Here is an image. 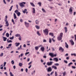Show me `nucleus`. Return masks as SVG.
Masks as SVG:
<instances>
[{
    "instance_id": "72a5a7b5",
    "label": "nucleus",
    "mask_w": 76,
    "mask_h": 76,
    "mask_svg": "<svg viewBox=\"0 0 76 76\" xmlns=\"http://www.w3.org/2000/svg\"><path fill=\"white\" fill-rule=\"evenodd\" d=\"M6 36L7 37H9V34L8 33H7L6 34Z\"/></svg>"
},
{
    "instance_id": "4d7b16f0",
    "label": "nucleus",
    "mask_w": 76,
    "mask_h": 76,
    "mask_svg": "<svg viewBox=\"0 0 76 76\" xmlns=\"http://www.w3.org/2000/svg\"><path fill=\"white\" fill-rule=\"evenodd\" d=\"M52 40L53 41V42H55V40L54 39V38H52Z\"/></svg>"
},
{
    "instance_id": "a878e982",
    "label": "nucleus",
    "mask_w": 76,
    "mask_h": 76,
    "mask_svg": "<svg viewBox=\"0 0 76 76\" xmlns=\"http://www.w3.org/2000/svg\"><path fill=\"white\" fill-rule=\"evenodd\" d=\"M35 48L36 50H38L39 49V48L38 46H36L35 47Z\"/></svg>"
},
{
    "instance_id": "a211bd4d",
    "label": "nucleus",
    "mask_w": 76,
    "mask_h": 76,
    "mask_svg": "<svg viewBox=\"0 0 76 76\" xmlns=\"http://www.w3.org/2000/svg\"><path fill=\"white\" fill-rule=\"evenodd\" d=\"M14 19H15L17 18V17H16V14H15V13H14Z\"/></svg>"
},
{
    "instance_id": "dca6fc26",
    "label": "nucleus",
    "mask_w": 76,
    "mask_h": 76,
    "mask_svg": "<svg viewBox=\"0 0 76 76\" xmlns=\"http://www.w3.org/2000/svg\"><path fill=\"white\" fill-rule=\"evenodd\" d=\"M5 24H6V26H9V23H8V21H7L5 23Z\"/></svg>"
},
{
    "instance_id": "4be33fe9",
    "label": "nucleus",
    "mask_w": 76,
    "mask_h": 76,
    "mask_svg": "<svg viewBox=\"0 0 76 76\" xmlns=\"http://www.w3.org/2000/svg\"><path fill=\"white\" fill-rule=\"evenodd\" d=\"M49 35H51V37H53L54 36V34L53 33H50Z\"/></svg>"
},
{
    "instance_id": "ea45409f",
    "label": "nucleus",
    "mask_w": 76,
    "mask_h": 76,
    "mask_svg": "<svg viewBox=\"0 0 76 76\" xmlns=\"http://www.w3.org/2000/svg\"><path fill=\"white\" fill-rule=\"evenodd\" d=\"M49 42L50 43H51V38H49Z\"/></svg>"
},
{
    "instance_id": "473e14b6",
    "label": "nucleus",
    "mask_w": 76,
    "mask_h": 76,
    "mask_svg": "<svg viewBox=\"0 0 76 76\" xmlns=\"http://www.w3.org/2000/svg\"><path fill=\"white\" fill-rule=\"evenodd\" d=\"M63 33H61L60 34V36L61 37H62L63 36Z\"/></svg>"
},
{
    "instance_id": "603ef678",
    "label": "nucleus",
    "mask_w": 76,
    "mask_h": 76,
    "mask_svg": "<svg viewBox=\"0 0 76 76\" xmlns=\"http://www.w3.org/2000/svg\"><path fill=\"white\" fill-rule=\"evenodd\" d=\"M72 69H76V67L74 66H72Z\"/></svg>"
},
{
    "instance_id": "0eeeda50",
    "label": "nucleus",
    "mask_w": 76,
    "mask_h": 76,
    "mask_svg": "<svg viewBox=\"0 0 76 76\" xmlns=\"http://www.w3.org/2000/svg\"><path fill=\"white\" fill-rule=\"evenodd\" d=\"M73 12V10H72V7H71L69 10V12L71 13V14H72Z\"/></svg>"
},
{
    "instance_id": "f704fd0d",
    "label": "nucleus",
    "mask_w": 76,
    "mask_h": 76,
    "mask_svg": "<svg viewBox=\"0 0 76 76\" xmlns=\"http://www.w3.org/2000/svg\"><path fill=\"white\" fill-rule=\"evenodd\" d=\"M13 7V6H12L11 7H10V9L9 10V11H11L12 10V7Z\"/></svg>"
},
{
    "instance_id": "09e8293b",
    "label": "nucleus",
    "mask_w": 76,
    "mask_h": 76,
    "mask_svg": "<svg viewBox=\"0 0 76 76\" xmlns=\"http://www.w3.org/2000/svg\"><path fill=\"white\" fill-rule=\"evenodd\" d=\"M15 13H16L17 14V13H18V12H18V10H15Z\"/></svg>"
},
{
    "instance_id": "338daca9",
    "label": "nucleus",
    "mask_w": 76,
    "mask_h": 76,
    "mask_svg": "<svg viewBox=\"0 0 76 76\" xmlns=\"http://www.w3.org/2000/svg\"><path fill=\"white\" fill-rule=\"evenodd\" d=\"M31 63H32V62H30L28 64V65H30V64H31Z\"/></svg>"
},
{
    "instance_id": "39448f33",
    "label": "nucleus",
    "mask_w": 76,
    "mask_h": 76,
    "mask_svg": "<svg viewBox=\"0 0 76 76\" xmlns=\"http://www.w3.org/2000/svg\"><path fill=\"white\" fill-rule=\"evenodd\" d=\"M47 69V71L48 72H51V71H52V69L50 67H48V69Z\"/></svg>"
},
{
    "instance_id": "6e6d98bb",
    "label": "nucleus",
    "mask_w": 76,
    "mask_h": 76,
    "mask_svg": "<svg viewBox=\"0 0 76 76\" xmlns=\"http://www.w3.org/2000/svg\"><path fill=\"white\" fill-rule=\"evenodd\" d=\"M32 66V65H30L28 67V69H30V68H31V67Z\"/></svg>"
},
{
    "instance_id": "6ab92c4d",
    "label": "nucleus",
    "mask_w": 76,
    "mask_h": 76,
    "mask_svg": "<svg viewBox=\"0 0 76 76\" xmlns=\"http://www.w3.org/2000/svg\"><path fill=\"white\" fill-rule=\"evenodd\" d=\"M20 45V43H17L16 42L15 43V45L16 47H18V46H19V45Z\"/></svg>"
},
{
    "instance_id": "4c0bfd02",
    "label": "nucleus",
    "mask_w": 76,
    "mask_h": 76,
    "mask_svg": "<svg viewBox=\"0 0 76 76\" xmlns=\"http://www.w3.org/2000/svg\"><path fill=\"white\" fill-rule=\"evenodd\" d=\"M42 11L43 12H46V11L45 10H44V9L43 8H42Z\"/></svg>"
},
{
    "instance_id": "423d86ee",
    "label": "nucleus",
    "mask_w": 76,
    "mask_h": 76,
    "mask_svg": "<svg viewBox=\"0 0 76 76\" xmlns=\"http://www.w3.org/2000/svg\"><path fill=\"white\" fill-rule=\"evenodd\" d=\"M59 51H60V50H61L62 52H64V49H63L61 47H59Z\"/></svg>"
},
{
    "instance_id": "c756f323",
    "label": "nucleus",
    "mask_w": 76,
    "mask_h": 76,
    "mask_svg": "<svg viewBox=\"0 0 76 76\" xmlns=\"http://www.w3.org/2000/svg\"><path fill=\"white\" fill-rule=\"evenodd\" d=\"M17 15L18 16H20V12H19L18 13H17Z\"/></svg>"
},
{
    "instance_id": "8fccbe9b",
    "label": "nucleus",
    "mask_w": 76,
    "mask_h": 76,
    "mask_svg": "<svg viewBox=\"0 0 76 76\" xmlns=\"http://www.w3.org/2000/svg\"><path fill=\"white\" fill-rule=\"evenodd\" d=\"M54 73V71H53L50 74V75H53V73Z\"/></svg>"
},
{
    "instance_id": "0e129e2a",
    "label": "nucleus",
    "mask_w": 76,
    "mask_h": 76,
    "mask_svg": "<svg viewBox=\"0 0 76 76\" xmlns=\"http://www.w3.org/2000/svg\"><path fill=\"white\" fill-rule=\"evenodd\" d=\"M4 74H5L7 76V72H5L4 73Z\"/></svg>"
},
{
    "instance_id": "58836bf2",
    "label": "nucleus",
    "mask_w": 76,
    "mask_h": 76,
    "mask_svg": "<svg viewBox=\"0 0 76 76\" xmlns=\"http://www.w3.org/2000/svg\"><path fill=\"white\" fill-rule=\"evenodd\" d=\"M11 63L12 64H13L14 63H15V62H14V61L12 60L11 61Z\"/></svg>"
},
{
    "instance_id": "ddd939ff",
    "label": "nucleus",
    "mask_w": 76,
    "mask_h": 76,
    "mask_svg": "<svg viewBox=\"0 0 76 76\" xmlns=\"http://www.w3.org/2000/svg\"><path fill=\"white\" fill-rule=\"evenodd\" d=\"M52 67L53 69H54L55 70H57V67L56 66H53Z\"/></svg>"
},
{
    "instance_id": "9b49d317",
    "label": "nucleus",
    "mask_w": 76,
    "mask_h": 76,
    "mask_svg": "<svg viewBox=\"0 0 76 76\" xmlns=\"http://www.w3.org/2000/svg\"><path fill=\"white\" fill-rule=\"evenodd\" d=\"M49 56H51L52 57H54V54L51 53H49Z\"/></svg>"
},
{
    "instance_id": "c85d7f7f",
    "label": "nucleus",
    "mask_w": 76,
    "mask_h": 76,
    "mask_svg": "<svg viewBox=\"0 0 76 76\" xmlns=\"http://www.w3.org/2000/svg\"><path fill=\"white\" fill-rule=\"evenodd\" d=\"M72 64H73V63L70 62L68 64V66L69 67L70 66V65H72Z\"/></svg>"
},
{
    "instance_id": "1a4fd4ad",
    "label": "nucleus",
    "mask_w": 76,
    "mask_h": 76,
    "mask_svg": "<svg viewBox=\"0 0 76 76\" xmlns=\"http://www.w3.org/2000/svg\"><path fill=\"white\" fill-rule=\"evenodd\" d=\"M53 60H54V61H55H55L56 62H57V61H58V58H53Z\"/></svg>"
},
{
    "instance_id": "2f4dec72",
    "label": "nucleus",
    "mask_w": 76,
    "mask_h": 76,
    "mask_svg": "<svg viewBox=\"0 0 76 76\" xmlns=\"http://www.w3.org/2000/svg\"><path fill=\"white\" fill-rule=\"evenodd\" d=\"M38 4H39V6H41V5H42L41 2H39L38 3Z\"/></svg>"
},
{
    "instance_id": "7c9ffc66",
    "label": "nucleus",
    "mask_w": 76,
    "mask_h": 76,
    "mask_svg": "<svg viewBox=\"0 0 76 76\" xmlns=\"http://www.w3.org/2000/svg\"><path fill=\"white\" fill-rule=\"evenodd\" d=\"M36 24H38L39 23V21H38V20H36V21H35Z\"/></svg>"
},
{
    "instance_id": "c9c22d12",
    "label": "nucleus",
    "mask_w": 76,
    "mask_h": 76,
    "mask_svg": "<svg viewBox=\"0 0 76 76\" xmlns=\"http://www.w3.org/2000/svg\"><path fill=\"white\" fill-rule=\"evenodd\" d=\"M10 75L11 76H14V75H13L12 73V72H10Z\"/></svg>"
},
{
    "instance_id": "69168bd1",
    "label": "nucleus",
    "mask_w": 76,
    "mask_h": 76,
    "mask_svg": "<svg viewBox=\"0 0 76 76\" xmlns=\"http://www.w3.org/2000/svg\"><path fill=\"white\" fill-rule=\"evenodd\" d=\"M20 21L21 22H23V20L22 19H20Z\"/></svg>"
},
{
    "instance_id": "7ed1b4c3",
    "label": "nucleus",
    "mask_w": 76,
    "mask_h": 76,
    "mask_svg": "<svg viewBox=\"0 0 76 76\" xmlns=\"http://www.w3.org/2000/svg\"><path fill=\"white\" fill-rule=\"evenodd\" d=\"M24 25L26 28H28L29 26V23H27L26 21L24 22Z\"/></svg>"
},
{
    "instance_id": "412c9836",
    "label": "nucleus",
    "mask_w": 76,
    "mask_h": 76,
    "mask_svg": "<svg viewBox=\"0 0 76 76\" xmlns=\"http://www.w3.org/2000/svg\"><path fill=\"white\" fill-rule=\"evenodd\" d=\"M35 27L37 29H39L40 28V27L37 25L35 26Z\"/></svg>"
},
{
    "instance_id": "a18cd8bd",
    "label": "nucleus",
    "mask_w": 76,
    "mask_h": 76,
    "mask_svg": "<svg viewBox=\"0 0 76 76\" xmlns=\"http://www.w3.org/2000/svg\"><path fill=\"white\" fill-rule=\"evenodd\" d=\"M29 54V52H26V53H25V56H26L27 54Z\"/></svg>"
},
{
    "instance_id": "f8f14e48",
    "label": "nucleus",
    "mask_w": 76,
    "mask_h": 76,
    "mask_svg": "<svg viewBox=\"0 0 76 76\" xmlns=\"http://www.w3.org/2000/svg\"><path fill=\"white\" fill-rule=\"evenodd\" d=\"M15 37H21L19 34H17L15 35Z\"/></svg>"
},
{
    "instance_id": "13d9d810",
    "label": "nucleus",
    "mask_w": 76,
    "mask_h": 76,
    "mask_svg": "<svg viewBox=\"0 0 76 76\" xmlns=\"http://www.w3.org/2000/svg\"><path fill=\"white\" fill-rule=\"evenodd\" d=\"M3 2L4 4H6V1H5V0H3Z\"/></svg>"
},
{
    "instance_id": "052dcab7",
    "label": "nucleus",
    "mask_w": 76,
    "mask_h": 76,
    "mask_svg": "<svg viewBox=\"0 0 76 76\" xmlns=\"http://www.w3.org/2000/svg\"><path fill=\"white\" fill-rule=\"evenodd\" d=\"M43 42H47V40H44L43 41Z\"/></svg>"
},
{
    "instance_id": "e2e57ef3",
    "label": "nucleus",
    "mask_w": 76,
    "mask_h": 76,
    "mask_svg": "<svg viewBox=\"0 0 76 76\" xmlns=\"http://www.w3.org/2000/svg\"><path fill=\"white\" fill-rule=\"evenodd\" d=\"M25 70H26V72L27 73V72H28V69L27 68H26L25 69Z\"/></svg>"
},
{
    "instance_id": "680f3d73",
    "label": "nucleus",
    "mask_w": 76,
    "mask_h": 76,
    "mask_svg": "<svg viewBox=\"0 0 76 76\" xmlns=\"http://www.w3.org/2000/svg\"><path fill=\"white\" fill-rule=\"evenodd\" d=\"M73 55H74V56H76V55L75 54H72L71 56H73Z\"/></svg>"
},
{
    "instance_id": "79ce46f5",
    "label": "nucleus",
    "mask_w": 76,
    "mask_h": 76,
    "mask_svg": "<svg viewBox=\"0 0 76 76\" xmlns=\"http://www.w3.org/2000/svg\"><path fill=\"white\" fill-rule=\"evenodd\" d=\"M64 63H66V64H67V63H68V62H67V61H66L65 60H64Z\"/></svg>"
},
{
    "instance_id": "f257e3e1",
    "label": "nucleus",
    "mask_w": 76,
    "mask_h": 76,
    "mask_svg": "<svg viewBox=\"0 0 76 76\" xmlns=\"http://www.w3.org/2000/svg\"><path fill=\"white\" fill-rule=\"evenodd\" d=\"M43 33H44L46 35H47L48 34V29H45V30H43Z\"/></svg>"
},
{
    "instance_id": "e433bc0d",
    "label": "nucleus",
    "mask_w": 76,
    "mask_h": 76,
    "mask_svg": "<svg viewBox=\"0 0 76 76\" xmlns=\"http://www.w3.org/2000/svg\"><path fill=\"white\" fill-rule=\"evenodd\" d=\"M66 74V72H64L63 73V76H65V75Z\"/></svg>"
},
{
    "instance_id": "3c124183",
    "label": "nucleus",
    "mask_w": 76,
    "mask_h": 76,
    "mask_svg": "<svg viewBox=\"0 0 76 76\" xmlns=\"http://www.w3.org/2000/svg\"><path fill=\"white\" fill-rule=\"evenodd\" d=\"M0 55V56L2 57L3 56V53H1Z\"/></svg>"
},
{
    "instance_id": "6e6552de",
    "label": "nucleus",
    "mask_w": 76,
    "mask_h": 76,
    "mask_svg": "<svg viewBox=\"0 0 76 76\" xmlns=\"http://www.w3.org/2000/svg\"><path fill=\"white\" fill-rule=\"evenodd\" d=\"M69 42L71 43L72 45H73L75 43H74V42L73 41V40L72 39H71L69 40Z\"/></svg>"
},
{
    "instance_id": "5fc2aeb1",
    "label": "nucleus",
    "mask_w": 76,
    "mask_h": 76,
    "mask_svg": "<svg viewBox=\"0 0 76 76\" xmlns=\"http://www.w3.org/2000/svg\"><path fill=\"white\" fill-rule=\"evenodd\" d=\"M18 39L20 40V41H21V37H20L18 38Z\"/></svg>"
},
{
    "instance_id": "37998d69",
    "label": "nucleus",
    "mask_w": 76,
    "mask_h": 76,
    "mask_svg": "<svg viewBox=\"0 0 76 76\" xmlns=\"http://www.w3.org/2000/svg\"><path fill=\"white\" fill-rule=\"evenodd\" d=\"M14 38V37L12 36V37H11L10 38V39H13Z\"/></svg>"
},
{
    "instance_id": "9d476101",
    "label": "nucleus",
    "mask_w": 76,
    "mask_h": 76,
    "mask_svg": "<svg viewBox=\"0 0 76 76\" xmlns=\"http://www.w3.org/2000/svg\"><path fill=\"white\" fill-rule=\"evenodd\" d=\"M58 39L59 41H61V39H62V37H60L59 36L58 37Z\"/></svg>"
},
{
    "instance_id": "5701e85b",
    "label": "nucleus",
    "mask_w": 76,
    "mask_h": 76,
    "mask_svg": "<svg viewBox=\"0 0 76 76\" xmlns=\"http://www.w3.org/2000/svg\"><path fill=\"white\" fill-rule=\"evenodd\" d=\"M26 11H27V9H26L24 10V11H23V13H26Z\"/></svg>"
},
{
    "instance_id": "aec40b11",
    "label": "nucleus",
    "mask_w": 76,
    "mask_h": 76,
    "mask_svg": "<svg viewBox=\"0 0 76 76\" xmlns=\"http://www.w3.org/2000/svg\"><path fill=\"white\" fill-rule=\"evenodd\" d=\"M30 4L33 7H35V5L34 4V3L30 2Z\"/></svg>"
},
{
    "instance_id": "4468645a",
    "label": "nucleus",
    "mask_w": 76,
    "mask_h": 76,
    "mask_svg": "<svg viewBox=\"0 0 76 76\" xmlns=\"http://www.w3.org/2000/svg\"><path fill=\"white\" fill-rule=\"evenodd\" d=\"M41 50L42 51H44L45 50V48H44V47H42L41 48H40Z\"/></svg>"
},
{
    "instance_id": "f3484780",
    "label": "nucleus",
    "mask_w": 76,
    "mask_h": 76,
    "mask_svg": "<svg viewBox=\"0 0 76 76\" xmlns=\"http://www.w3.org/2000/svg\"><path fill=\"white\" fill-rule=\"evenodd\" d=\"M3 39L4 41H6V40H7V37H3Z\"/></svg>"
},
{
    "instance_id": "774afa93",
    "label": "nucleus",
    "mask_w": 76,
    "mask_h": 76,
    "mask_svg": "<svg viewBox=\"0 0 76 76\" xmlns=\"http://www.w3.org/2000/svg\"><path fill=\"white\" fill-rule=\"evenodd\" d=\"M66 60H69V57H67L66 58Z\"/></svg>"
},
{
    "instance_id": "f03ea898",
    "label": "nucleus",
    "mask_w": 76,
    "mask_h": 76,
    "mask_svg": "<svg viewBox=\"0 0 76 76\" xmlns=\"http://www.w3.org/2000/svg\"><path fill=\"white\" fill-rule=\"evenodd\" d=\"M26 4V2H23L22 3H20L19 5L20 7H24V4Z\"/></svg>"
},
{
    "instance_id": "de8ad7c7",
    "label": "nucleus",
    "mask_w": 76,
    "mask_h": 76,
    "mask_svg": "<svg viewBox=\"0 0 76 76\" xmlns=\"http://www.w3.org/2000/svg\"><path fill=\"white\" fill-rule=\"evenodd\" d=\"M51 48H52V50L53 51H55V49H54V48L52 47Z\"/></svg>"
},
{
    "instance_id": "bf43d9fd",
    "label": "nucleus",
    "mask_w": 76,
    "mask_h": 76,
    "mask_svg": "<svg viewBox=\"0 0 76 76\" xmlns=\"http://www.w3.org/2000/svg\"><path fill=\"white\" fill-rule=\"evenodd\" d=\"M74 36L75 37V41H76V34H75L74 35Z\"/></svg>"
},
{
    "instance_id": "49530a36",
    "label": "nucleus",
    "mask_w": 76,
    "mask_h": 76,
    "mask_svg": "<svg viewBox=\"0 0 76 76\" xmlns=\"http://www.w3.org/2000/svg\"><path fill=\"white\" fill-rule=\"evenodd\" d=\"M55 76H57V73L56 72H55Z\"/></svg>"
},
{
    "instance_id": "393cba45",
    "label": "nucleus",
    "mask_w": 76,
    "mask_h": 76,
    "mask_svg": "<svg viewBox=\"0 0 76 76\" xmlns=\"http://www.w3.org/2000/svg\"><path fill=\"white\" fill-rule=\"evenodd\" d=\"M33 13H35V8H33Z\"/></svg>"
},
{
    "instance_id": "a19ab883",
    "label": "nucleus",
    "mask_w": 76,
    "mask_h": 76,
    "mask_svg": "<svg viewBox=\"0 0 76 76\" xmlns=\"http://www.w3.org/2000/svg\"><path fill=\"white\" fill-rule=\"evenodd\" d=\"M54 65L55 66H59V64L58 63H56Z\"/></svg>"
},
{
    "instance_id": "864d4df0",
    "label": "nucleus",
    "mask_w": 76,
    "mask_h": 76,
    "mask_svg": "<svg viewBox=\"0 0 76 76\" xmlns=\"http://www.w3.org/2000/svg\"><path fill=\"white\" fill-rule=\"evenodd\" d=\"M18 5L17 4L16 5V7L17 9H18Z\"/></svg>"
},
{
    "instance_id": "cd10ccee",
    "label": "nucleus",
    "mask_w": 76,
    "mask_h": 76,
    "mask_svg": "<svg viewBox=\"0 0 76 76\" xmlns=\"http://www.w3.org/2000/svg\"><path fill=\"white\" fill-rule=\"evenodd\" d=\"M18 65L20 67H22V63H19Z\"/></svg>"
},
{
    "instance_id": "b1692460",
    "label": "nucleus",
    "mask_w": 76,
    "mask_h": 76,
    "mask_svg": "<svg viewBox=\"0 0 76 76\" xmlns=\"http://www.w3.org/2000/svg\"><path fill=\"white\" fill-rule=\"evenodd\" d=\"M37 34L39 35V36H41V34L39 32V31H37Z\"/></svg>"
},
{
    "instance_id": "bb28decb",
    "label": "nucleus",
    "mask_w": 76,
    "mask_h": 76,
    "mask_svg": "<svg viewBox=\"0 0 76 76\" xmlns=\"http://www.w3.org/2000/svg\"><path fill=\"white\" fill-rule=\"evenodd\" d=\"M64 29H65V33H67V27H64Z\"/></svg>"
},
{
    "instance_id": "c03bdc74",
    "label": "nucleus",
    "mask_w": 76,
    "mask_h": 76,
    "mask_svg": "<svg viewBox=\"0 0 76 76\" xmlns=\"http://www.w3.org/2000/svg\"><path fill=\"white\" fill-rule=\"evenodd\" d=\"M12 42V41L11 40H9V41H8V43H9V42Z\"/></svg>"
},
{
    "instance_id": "20e7f679",
    "label": "nucleus",
    "mask_w": 76,
    "mask_h": 76,
    "mask_svg": "<svg viewBox=\"0 0 76 76\" xmlns=\"http://www.w3.org/2000/svg\"><path fill=\"white\" fill-rule=\"evenodd\" d=\"M53 62L50 61V62H48L47 63V64L48 66H51L53 64Z\"/></svg>"
},
{
    "instance_id": "2eb2a0df",
    "label": "nucleus",
    "mask_w": 76,
    "mask_h": 76,
    "mask_svg": "<svg viewBox=\"0 0 76 76\" xmlns=\"http://www.w3.org/2000/svg\"><path fill=\"white\" fill-rule=\"evenodd\" d=\"M65 47L66 48H69V45H67V44L66 42H65Z\"/></svg>"
}]
</instances>
